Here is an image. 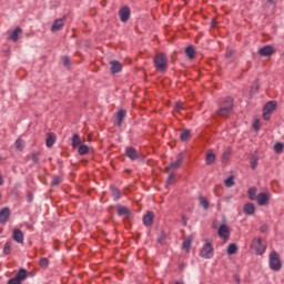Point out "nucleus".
I'll list each match as a JSON object with an SVG mask.
<instances>
[{
	"mask_svg": "<svg viewBox=\"0 0 284 284\" xmlns=\"http://www.w3.org/2000/svg\"><path fill=\"white\" fill-rule=\"evenodd\" d=\"M153 63L158 72H165L168 70V55L165 53L155 54Z\"/></svg>",
	"mask_w": 284,
	"mask_h": 284,
	"instance_id": "f257e3e1",
	"label": "nucleus"
},
{
	"mask_svg": "<svg viewBox=\"0 0 284 284\" xmlns=\"http://www.w3.org/2000/svg\"><path fill=\"white\" fill-rule=\"evenodd\" d=\"M270 260V267L274 272H280L281 267H283V264L281 263V256L276 251H272L268 256Z\"/></svg>",
	"mask_w": 284,
	"mask_h": 284,
	"instance_id": "f03ea898",
	"label": "nucleus"
},
{
	"mask_svg": "<svg viewBox=\"0 0 284 284\" xmlns=\"http://www.w3.org/2000/svg\"><path fill=\"white\" fill-rule=\"evenodd\" d=\"M276 101H268L263 108V119L264 121H270L272 113L276 110Z\"/></svg>",
	"mask_w": 284,
	"mask_h": 284,
	"instance_id": "7ed1b4c3",
	"label": "nucleus"
},
{
	"mask_svg": "<svg viewBox=\"0 0 284 284\" xmlns=\"http://www.w3.org/2000/svg\"><path fill=\"white\" fill-rule=\"evenodd\" d=\"M251 250H254L255 254H264L267 246L263 244V240L261 237L254 239L251 244Z\"/></svg>",
	"mask_w": 284,
	"mask_h": 284,
	"instance_id": "20e7f679",
	"label": "nucleus"
},
{
	"mask_svg": "<svg viewBox=\"0 0 284 284\" xmlns=\"http://www.w3.org/2000/svg\"><path fill=\"white\" fill-rule=\"evenodd\" d=\"M200 256H202V258H212V256H214V246H212V243L206 242L203 245Z\"/></svg>",
	"mask_w": 284,
	"mask_h": 284,
	"instance_id": "39448f33",
	"label": "nucleus"
},
{
	"mask_svg": "<svg viewBox=\"0 0 284 284\" xmlns=\"http://www.w3.org/2000/svg\"><path fill=\"white\" fill-rule=\"evenodd\" d=\"M130 14H131V11H130V7H128V6L122 7L119 10V17H120V20L122 21V23H126V21H130Z\"/></svg>",
	"mask_w": 284,
	"mask_h": 284,
	"instance_id": "423d86ee",
	"label": "nucleus"
},
{
	"mask_svg": "<svg viewBox=\"0 0 284 284\" xmlns=\"http://www.w3.org/2000/svg\"><path fill=\"white\" fill-rule=\"evenodd\" d=\"M217 234L220 239H223V241L230 240V226L227 224H222L217 231Z\"/></svg>",
	"mask_w": 284,
	"mask_h": 284,
	"instance_id": "0eeeda50",
	"label": "nucleus"
},
{
	"mask_svg": "<svg viewBox=\"0 0 284 284\" xmlns=\"http://www.w3.org/2000/svg\"><path fill=\"white\" fill-rule=\"evenodd\" d=\"M274 52H276V50H274V47L270 44L258 49L260 57H272Z\"/></svg>",
	"mask_w": 284,
	"mask_h": 284,
	"instance_id": "6e6552de",
	"label": "nucleus"
},
{
	"mask_svg": "<svg viewBox=\"0 0 284 284\" xmlns=\"http://www.w3.org/2000/svg\"><path fill=\"white\" fill-rule=\"evenodd\" d=\"M255 201L257 205H261V206L267 205L270 203V195L265 192H262L256 195Z\"/></svg>",
	"mask_w": 284,
	"mask_h": 284,
	"instance_id": "1a4fd4ad",
	"label": "nucleus"
},
{
	"mask_svg": "<svg viewBox=\"0 0 284 284\" xmlns=\"http://www.w3.org/2000/svg\"><path fill=\"white\" fill-rule=\"evenodd\" d=\"M11 212L10 207L6 206L0 210V223L6 224L8 221H10Z\"/></svg>",
	"mask_w": 284,
	"mask_h": 284,
	"instance_id": "9d476101",
	"label": "nucleus"
},
{
	"mask_svg": "<svg viewBox=\"0 0 284 284\" xmlns=\"http://www.w3.org/2000/svg\"><path fill=\"white\" fill-rule=\"evenodd\" d=\"M181 163H183V153H180L178 155V160L165 168L166 172H170V170H179V168H181Z\"/></svg>",
	"mask_w": 284,
	"mask_h": 284,
	"instance_id": "9b49d317",
	"label": "nucleus"
},
{
	"mask_svg": "<svg viewBox=\"0 0 284 284\" xmlns=\"http://www.w3.org/2000/svg\"><path fill=\"white\" fill-rule=\"evenodd\" d=\"M154 223V212L148 211L146 214L143 216V225L146 227H151Z\"/></svg>",
	"mask_w": 284,
	"mask_h": 284,
	"instance_id": "f8f14e48",
	"label": "nucleus"
},
{
	"mask_svg": "<svg viewBox=\"0 0 284 284\" xmlns=\"http://www.w3.org/2000/svg\"><path fill=\"white\" fill-rule=\"evenodd\" d=\"M65 21V16L61 19H55L52 27H51V32H59V30L63 29L64 22Z\"/></svg>",
	"mask_w": 284,
	"mask_h": 284,
	"instance_id": "ddd939ff",
	"label": "nucleus"
},
{
	"mask_svg": "<svg viewBox=\"0 0 284 284\" xmlns=\"http://www.w3.org/2000/svg\"><path fill=\"white\" fill-rule=\"evenodd\" d=\"M125 156L131 159V161H136V159H139V152H136V149L133 146H129L126 148Z\"/></svg>",
	"mask_w": 284,
	"mask_h": 284,
	"instance_id": "4468645a",
	"label": "nucleus"
},
{
	"mask_svg": "<svg viewBox=\"0 0 284 284\" xmlns=\"http://www.w3.org/2000/svg\"><path fill=\"white\" fill-rule=\"evenodd\" d=\"M221 108H226L229 110H234V99L232 97H227L225 98L221 104H220Z\"/></svg>",
	"mask_w": 284,
	"mask_h": 284,
	"instance_id": "2eb2a0df",
	"label": "nucleus"
},
{
	"mask_svg": "<svg viewBox=\"0 0 284 284\" xmlns=\"http://www.w3.org/2000/svg\"><path fill=\"white\" fill-rule=\"evenodd\" d=\"M21 32H23V30H21V27H17L8 37L9 41H13L14 43H17V41H19V34H21Z\"/></svg>",
	"mask_w": 284,
	"mask_h": 284,
	"instance_id": "dca6fc26",
	"label": "nucleus"
},
{
	"mask_svg": "<svg viewBox=\"0 0 284 284\" xmlns=\"http://www.w3.org/2000/svg\"><path fill=\"white\" fill-rule=\"evenodd\" d=\"M232 112H234L233 109H227L225 106H220L216 114H217V116H224V119H227V116H230V114H232Z\"/></svg>",
	"mask_w": 284,
	"mask_h": 284,
	"instance_id": "f3484780",
	"label": "nucleus"
},
{
	"mask_svg": "<svg viewBox=\"0 0 284 284\" xmlns=\"http://www.w3.org/2000/svg\"><path fill=\"white\" fill-rule=\"evenodd\" d=\"M125 114H126V112L123 109L118 111V113H116V122H115V125L118 128H121V125L123 124V120L125 119Z\"/></svg>",
	"mask_w": 284,
	"mask_h": 284,
	"instance_id": "a211bd4d",
	"label": "nucleus"
},
{
	"mask_svg": "<svg viewBox=\"0 0 284 284\" xmlns=\"http://www.w3.org/2000/svg\"><path fill=\"white\" fill-rule=\"evenodd\" d=\"M45 143H47V148H52V145L57 143V134H54L53 132L48 133Z\"/></svg>",
	"mask_w": 284,
	"mask_h": 284,
	"instance_id": "6ab92c4d",
	"label": "nucleus"
},
{
	"mask_svg": "<svg viewBox=\"0 0 284 284\" xmlns=\"http://www.w3.org/2000/svg\"><path fill=\"white\" fill-rule=\"evenodd\" d=\"M12 239L16 243H23V231L19 229L13 230Z\"/></svg>",
	"mask_w": 284,
	"mask_h": 284,
	"instance_id": "aec40b11",
	"label": "nucleus"
},
{
	"mask_svg": "<svg viewBox=\"0 0 284 284\" xmlns=\"http://www.w3.org/2000/svg\"><path fill=\"white\" fill-rule=\"evenodd\" d=\"M216 161V155L212 150H209L206 152L205 163L206 165H213V163Z\"/></svg>",
	"mask_w": 284,
	"mask_h": 284,
	"instance_id": "412c9836",
	"label": "nucleus"
},
{
	"mask_svg": "<svg viewBox=\"0 0 284 284\" xmlns=\"http://www.w3.org/2000/svg\"><path fill=\"white\" fill-rule=\"evenodd\" d=\"M123 70V65L119 61L111 62V73L116 74Z\"/></svg>",
	"mask_w": 284,
	"mask_h": 284,
	"instance_id": "4be33fe9",
	"label": "nucleus"
},
{
	"mask_svg": "<svg viewBox=\"0 0 284 284\" xmlns=\"http://www.w3.org/2000/svg\"><path fill=\"white\" fill-rule=\"evenodd\" d=\"M118 212V216H130V214H132V212L130 211V209H128V206H118L116 209Z\"/></svg>",
	"mask_w": 284,
	"mask_h": 284,
	"instance_id": "5701e85b",
	"label": "nucleus"
},
{
	"mask_svg": "<svg viewBox=\"0 0 284 284\" xmlns=\"http://www.w3.org/2000/svg\"><path fill=\"white\" fill-rule=\"evenodd\" d=\"M185 54L189 57L190 60L195 59L196 57V50L193 45H189L185 48Z\"/></svg>",
	"mask_w": 284,
	"mask_h": 284,
	"instance_id": "b1692460",
	"label": "nucleus"
},
{
	"mask_svg": "<svg viewBox=\"0 0 284 284\" xmlns=\"http://www.w3.org/2000/svg\"><path fill=\"white\" fill-rule=\"evenodd\" d=\"M78 154H80V156H85V154H90V146L85 144H80L78 146Z\"/></svg>",
	"mask_w": 284,
	"mask_h": 284,
	"instance_id": "393cba45",
	"label": "nucleus"
},
{
	"mask_svg": "<svg viewBox=\"0 0 284 284\" xmlns=\"http://www.w3.org/2000/svg\"><path fill=\"white\" fill-rule=\"evenodd\" d=\"M16 278H18L20 283L21 281H26V278H28V271L26 268H20L16 274Z\"/></svg>",
	"mask_w": 284,
	"mask_h": 284,
	"instance_id": "a878e982",
	"label": "nucleus"
},
{
	"mask_svg": "<svg viewBox=\"0 0 284 284\" xmlns=\"http://www.w3.org/2000/svg\"><path fill=\"white\" fill-rule=\"evenodd\" d=\"M71 145L72 148H79L81 145V136L79 135V133L72 135Z\"/></svg>",
	"mask_w": 284,
	"mask_h": 284,
	"instance_id": "bb28decb",
	"label": "nucleus"
},
{
	"mask_svg": "<svg viewBox=\"0 0 284 284\" xmlns=\"http://www.w3.org/2000/svg\"><path fill=\"white\" fill-rule=\"evenodd\" d=\"M256 212V207L252 203H246L244 205V214L252 215Z\"/></svg>",
	"mask_w": 284,
	"mask_h": 284,
	"instance_id": "cd10ccee",
	"label": "nucleus"
},
{
	"mask_svg": "<svg viewBox=\"0 0 284 284\" xmlns=\"http://www.w3.org/2000/svg\"><path fill=\"white\" fill-rule=\"evenodd\" d=\"M256 192H257L256 186H251V187L247 190V194H248L250 201H256Z\"/></svg>",
	"mask_w": 284,
	"mask_h": 284,
	"instance_id": "c85d7f7f",
	"label": "nucleus"
},
{
	"mask_svg": "<svg viewBox=\"0 0 284 284\" xmlns=\"http://www.w3.org/2000/svg\"><path fill=\"white\" fill-rule=\"evenodd\" d=\"M199 202H200V205H202V207L204 210H210V202L207 201V199H205V196L200 195Z\"/></svg>",
	"mask_w": 284,
	"mask_h": 284,
	"instance_id": "c756f323",
	"label": "nucleus"
},
{
	"mask_svg": "<svg viewBox=\"0 0 284 284\" xmlns=\"http://www.w3.org/2000/svg\"><path fill=\"white\" fill-rule=\"evenodd\" d=\"M182 247H183V250H185L186 252H190V248L192 247V237H186V239L183 241Z\"/></svg>",
	"mask_w": 284,
	"mask_h": 284,
	"instance_id": "7c9ffc66",
	"label": "nucleus"
},
{
	"mask_svg": "<svg viewBox=\"0 0 284 284\" xmlns=\"http://www.w3.org/2000/svg\"><path fill=\"white\" fill-rule=\"evenodd\" d=\"M236 252H239V246H236L234 243H231L227 247V254L232 256V254H236Z\"/></svg>",
	"mask_w": 284,
	"mask_h": 284,
	"instance_id": "2f4dec72",
	"label": "nucleus"
},
{
	"mask_svg": "<svg viewBox=\"0 0 284 284\" xmlns=\"http://www.w3.org/2000/svg\"><path fill=\"white\" fill-rule=\"evenodd\" d=\"M190 136H192V133L190 132V130H184L181 133L180 139H181V141H187V139H190Z\"/></svg>",
	"mask_w": 284,
	"mask_h": 284,
	"instance_id": "473e14b6",
	"label": "nucleus"
},
{
	"mask_svg": "<svg viewBox=\"0 0 284 284\" xmlns=\"http://www.w3.org/2000/svg\"><path fill=\"white\" fill-rule=\"evenodd\" d=\"M183 110H185V103L176 102L175 103V112H179V114H181V112H183Z\"/></svg>",
	"mask_w": 284,
	"mask_h": 284,
	"instance_id": "72a5a7b5",
	"label": "nucleus"
},
{
	"mask_svg": "<svg viewBox=\"0 0 284 284\" xmlns=\"http://www.w3.org/2000/svg\"><path fill=\"white\" fill-rule=\"evenodd\" d=\"M11 252H12V248H11L10 242H6L4 246H3V254H6V256H8V255H10Z\"/></svg>",
	"mask_w": 284,
	"mask_h": 284,
	"instance_id": "f704fd0d",
	"label": "nucleus"
},
{
	"mask_svg": "<svg viewBox=\"0 0 284 284\" xmlns=\"http://www.w3.org/2000/svg\"><path fill=\"white\" fill-rule=\"evenodd\" d=\"M16 148L19 152H23V140L21 138H19L17 141H16Z\"/></svg>",
	"mask_w": 284,
	"mask_h": 284,
	"instance_id": "c9c22d12",
	"label": "nucleus"
},
{
	"mask_svg": "<svg viewBox=\"0 0 284 284\" xmlns=\"http://www.w3.org/2000/svg\"><path fill=\"white\" fill-rule=\"evenodd\" d=\"M283 149H284V144L281 143V142H276L275 145H274V151L277 153V154H281V152H283Z\"/></svg>",
	"mask_w": 284,
	"mask_h": 284,
	"instance_id": "e433bc0d",
	"label": "nucleus"
},
{
	"mask_svg": "<svg viewBox=\"0 0 284 284\" xmlns=\"http://www.w3.org/2000/svg\"><path fill=\"white\" fill-rule=\"evenodd\" d=\"M224 184L226 187H232L234 185V175L229 176L225 181Z\"/></svg>",
	"mask_w": 284,
	"mask_h": 284,
	"instance_id": "4c0bfd02",
	"label": "nucleus"
},
{
	"mask_svg": "<svg viewBox=\"0 0 284 284\" xmlns=\"http://www.w3.org/2000/svg\"><path fill=\"white\" fill-rule=\"evenodd\" d=\"M39 156H41V152L37 151L31 154V161L33 163H39Z\"/></svg>",
	"mask_w": 284,
	"mask_h": 284,
	"instance_id": "58836bf2",
	"label": "nucleus"
},
{
	"mask_svg": "<svg viewBox=\"0 0 284 284\" xmlns=\"http://www.w3.org/2000/svg\"><path fill=\"white\" fill-rule=\"evenodd\" d=\"M176 175L174 173H170L168 180H166V185H173L175 182Z\"/></svg>",
	"mask_w": 284,
	"mask_h": 284,
	"instance_id": "ea45409f",
	"label": "nucleus"
},
{
	"mask_svg": "<svg viewBox=\"0 0 284 284\" xmlns=\"http://www.w3.org/2000/svg\"><path fill=\"white\" fill-rule=\"evenodd\" d=\"M39 265L40 267H48V265H50V261L48 260V257H42L40 258Z\"/></svg>",
	"mask_w": 284,
	"mask_h": 284,
	"instance_id": "a19ab883",
	"label": "nucleus"
},
{
	"mask_svg": "<svg viewBox=\"0 0 284 284\" xmlns=\"http://www.w3.org/2000/svg\"><path fill=\"white\" fill-rule=\"evenodd\" d=\"M51 185H53V186L61 185V176H59V175L53 176V179L51 181Z\"/></svg>",
	"mask_w": 284,
	"mask_h": 284,
	"instance_id": "79ce46f5",
	"label": "nucleus"
},
{
	"mask_svg": "<svg viewBox=\"0 0 284 284\" xmlns=\"http://www.w3.org/2000/svg\"><path fill=\"white\" fill-rule=\"evenodd\" d=\"M258 165V158L254 156L251 159V168L252 170H256V166Z\"/></svg>",
	"mask_w": 284,
	"mask_h": 284,
	"instance_id": "37998d69",
	"label": "nucleus"
},
{
	"mask_svg": "<svg viewBox=\"0 0 284 284\" xmlns=\"http://www.w3.org/2000/svg\"><path fill=\"white\" fill-rule=\"evenodd\" d=\"M112 195L115 200L121 199V192L116 187H112Z\"/></svg>",
	"mask_w": 284,
	"mask_h": 284,
	"instance_id": "c03bdc74",
	"label": "nucleus"
},
{
	"mask_svg": "<svg viewBox=\"0 0 284 284\" xmlns=\"http://www.w3.org/2000/svg\"><path fill=\"white\" fill-rule=\"evenodd\" d=\"M62 61H63L64 68H70V57L64 55V57L62 58Z\"/></svg>",
	"mask_w": 284,
	"mask_h": 284,
	"instance_id": "a18cd8bd",
	"label": "nucleus"
},
{
	"mask_svg": "<svg viewBox=\"0 0 284 284\" xmlns=\"http://www.w3.org/2000/svg\"><path fill=\"white\" fill-rule=\"evenodd\" d=\"M253 129L255 132H258L261 130V122L258 120H254Z\"/></svg>",
	"mask_w": 284,
	"mask_h": 284,
	"instance_id": "49530a36",
	"label": "nucleus"
},
{
	"mask_svg": "<svg viewBox=\"0 0 284 284\" xmlns=\"http://www.w3.org/2000/svg\"><path fill=\"white\" fill-rule=\"evenodd\" d=\"M230 154H231L230 151H224L222 154V161H227L230 159Z\"/></svg>",
	"mask_w": 284,
	"mask_h": 284,
	"instance_id": "de8ad7c7",
	"label": "nucleus"
},
{
	"mask_svg": "<svg viewBox=\"0 0 284 284\" xmlns=\"http://www.w3.org/2000/svg\"><path fill=\"white\" fill-rule=\"evenodd\" d=\"M33 199H34V195L32 194V192L29 191L27 193V201H28V203H32Z\"/></svg>",
	"mask_w": 284,
	"mask_h": 284,
	"instance_id": "09e8293b",
	"label": "nucleus"
},
{
	"mask_svg": "<svg viewBox=\"0 0 284 284\" xmlns=\"http://www.w3.org/2000/svg\"><path fill=\"white\" fill-rule=\"evenodd\" d=\"M8 284H21V282L17 277H13L8 281Z\"/></svg>",
	"mask_w": 284,
	"mask_h": 284,
	"instance_id": "8fccbe9b",
	"label": "nucleus"
},
{
	"mask_svg": "<svg viewBox=\"0 0 284 284\" xmlns=\"http://www.w3.org/2000/svg\"><path fill=\"white\" fill-rule=\"evenodd\" d=\"M260 232H262V234H265V232H267V224H263V225L260 227Z\"/></svg>",
	"mask_w": 284,
	"mask_h": 284,
	"instance_id": "3c124183",
	"label": "nucleus"
},
{
	"mask_svg": "<svg viewBox=\"0 0 284 284\" xmlns=\"http://www.w3.org/2000/svg\"><path fill=\"white\" fill-rule=\"evenodd\" d=\"M232 54H233L232 50L226 51L225 53L226 59L232 58Z\"/></svg>",
	"mask_w": 284,
	"mask_h": 284,
	"instance_id": "603ef678",
	"label": "nucleus"
},
{
	"mask_svg": "<svg viewBox=\"0 0 284 284\" xmlns=\"http://www.w3.org/2000/svg\"><path fill=\"white\" fill-rule=\"evenodd\" d=\"M234 280L236 281L237 284H241V277L239 275H234Z\"/></svg>",
	"mask_w": 284,
	"mask_h": 284,
	"instance_id": "864d4df0",
	"label": "nucleus"
},
{
	"mask_svg": "<svg viewBox=\"0 0 284 284\" xmlns=\"http://www.w3.org/2000/svg\"><path fill=\"white\" fill-rule=\"evenodd\" d=\"M0 185H3V178L0 175Z\"/></svg>",
	"mask_w": 284,
	"mask_h": 284,
	"instance_id": "5fc2aeb1",
	"label": "nucleus"
},
{
	"mask_svg": "<svg viewBox=\"0 0 284 284\" xmlns=\"http://www.w3.org/2000/svg\"><path fill=\"white\" fill-rule=\"evenodd\" d=\"M268 1V3H275V1L274 0H267Z\"/></svg>",
	"mask_w": 284,
	"mask_h": 284,
	"instance_id": "6e6d98bb",
	"label": "nucleus"
},
{
	"mask_svg": "<svg viewBox=\"0 0 284 284\" xmlns=\"http://www.w3.org/2000/svg\"><path fill=\"white\" fill-rule=\"evenodd\" d=\"M174 284H183V283H181V282H175Z\"/></svg>",
	"mask_w": 284,
	"mask_h": 284,
	"instance_id": "4d7b16f0",
	"label": "nucleus"
}]
</instances>
